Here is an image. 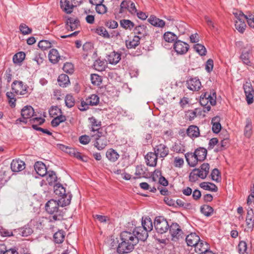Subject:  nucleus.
Returning <instances> with one entry per match:
<instances>
[{
	"label": "nucleus",
	"instance_id": "1",
	"mask_svg": "<svg viewBox=\"0 0 254 254\" xmlns=\"http://www.w3.org/2000/svg\"><path fill=\"white\" fill-rule=\"evenodd\" d=\"M121 242L119 243L117 251L119 254H127L131 252L137 244V239L133 237L130 232L124 231L121 234Z\"/></svg>",
	"mask_w": 254,
	"mask_h": 254
},
{
	"label": "nucleus",
	"instance_id": "2",
	"mask_svg": "<svg viewBox=\"0 0 254 254\" xmlns=\"http://www.w3.org/2000/svg\"><path fill=\"white\" fill-rule=\"evenodd\" d=\"M60 204L58 201L54 199L49 200L45 205L47 212L50 214L54 215L52 216L54 220H60L61 218V213L59 212Z\"/></svg>",
	"mask_w": 254,
	"mask_h": 254
},
{
	"label": "nucleus",
	"instance_id": "3",
	"mask_svg": "<svg viewBox=\"0 0 254 254\" xmlns=\"http://www.w3.org/2000/svg\"><path fill=\"white\" fill-rule=\"evenodd\" d=\"M233 14L236 18L235 28L241 33H243L246 27L245 22V14L241 11H236L233 12Z\"/></svg>",
	"mask_w": 254,
	"mask_h": 254
},
{
	"label": "nucleus",
	"instance_id": "4",
	"mask_svg": "<svg viewBox=\"0 0 254 254\" xmlns=\"http://www.w3.org/2000/svg\"><path fill=\"white\" fill-rule=\"evenodd\" d=\"M154 224L157 232L160 234L166 233L170 227L168 221L162 216L156 217Z\"/></svg>",
	"mask_w": 254,
	"mask_h": 254
},
{
	"label": "nucleus",
	"instance_id": "5",
	"mask_svg": "<svg viewBox=\"0 0 254 254\" xmlns=\"http://www.w3.org/2000/svg\"><path fill=\"white\" fill-rule=\"evenodd\" d=\"M106 133V132L103 133L101 131H98V133L92 135V137H94L96 140L95 146L98 150H102L108 144V140L105 135Z\"/></svg>",
	"mask_w": 254,
	"mask_h": 254
},
{
	"label": "nucleus",
	"instance_id": "6",
	"mask_svg": "<svg viewBox=\"0 0 254 254\" xmlns=\"http://www.w3.org/2000/svg\"><path fill=\"white\" fill-rule=\"evenodd\" d=\"M12 91L17 95H23L27 93V86L21 81L15 80L11 84Z\"/></svg>",
	"mask_w": 254,
	"mask_h": 254
},
{
	"label": "nucleus",
	"instance_id": "7",
	"mask_svg": "<svg viewBox=\"0 0 254 254\" xmlns=\"http://www.w3.org/2000/svg\"><path fill=\"white\" fill-rule=\"evenodd\" d=\"M130 234L133 237L137 239V244L139 241H145L148 236V232L143 227L140 226L135 227Z\"/></svg>",
	"mask_w": 254,
	"mask_h": 254
},
{
	"label": "nucleus",
	"instance_id": "8",
	"mask_svg": "<svg viewBox=\"0 0 254 254\" xmlns=\"http://www.w3.org/2000/svg\"><path fill=\"white\" fill-rule=\"evenodd\" d=\"M120 13L124 12L127 10L131 14H134L137 12L135 4L130 0H124L120 5Z\"/></svg>",
	"mask_w": 254,
	"mask_h": 254
},
{
	"label": "nucleus",
	"instance_id": "9",
	"mask_svg": "<svg viewBox=\"0 0 254 254\" xmlns=\"http://www.w3.org/2000/svg\"><path fill=\"white\" fill-rule=\"evenodd\" d=\"M244 90L246 97V100L248 104H251L254 102V90L250 82H246L243 86Z\"/></svg>",
	"mask_w": 254,
	"mask_h": 254
},
{
	"label": "nucleus",
	"instance_id": "10",
	"mask_svg": "<svg viewBox=\"0 0 254 254\" xmlns=\"http://www.w3.org/2000/svg\"><path fill=\"white\" fill-rule=\"evenodd\" d=\"M174 49L178 54L184 55L189 49V45L181 40L176 41L174 44Z\"/></svg>",
	"mask_w": 254,
	"mask_h": 254
},
{
	"label": "nucleus",
	"instance_id": "11",
	"mask_svg": "<svg viewBox=\"0 0 254 254\" xmlns=\"http://www.w3.org/2000/svg\"><path fill=\"white\" fill-rule=\"evenodd\" d=\"M21 115L23 119L19 118L16 122L26 123V120L32 117L34 115V109L31 106H26L23 108L21 111Z\"/></svg>",
	"mask_w": 254,
	"mask_h": 254
},
{
	"label": "nucleus",
	"instance_id": "12",
	"mask_svg": "<svg viewBox=\"0 0 254 254\" xmlns=\"http://www.w3.org/2000/svg\"><path fill=\"white\" fill-rule=\"evenodd\" d=\"M169 228L173 240L176 241L181 237L183 232L177 223H172Z\"/></svg>",
	"mask_w": 254,
	"mask_h": 254
},
{
	"label": "nucleus",
	"instance_id": "13",
	"mask_svg": "<svg viewBox=\"0 0 254 254\" xmlns=\"http://www.w3.org/2000/svg\"><path fill=\"white\" fill-rule=\"evenodd\" d=\"M188 88L192 91H198L201 87V84L196 77L190 78L187 81Z\"/></svg>",
	"mask_w": 254,
	"mask_h": 254
},
{
	"label": "nucleus",
	"instance_id": "14",
	"mask_svg": "<svg viewBox=\"0 0 254 254\" xmlns=\"http://www.w3.org/2000/svg\"><path fill=\"white\" fill-rule=\"evenodd\" d=\"M140 37L139 36H133L126 40V45L128 49H135L140 43Z\"/></svg>",
	"mask_w": 254,
	"mask_h": 254
},
{
	"label": "nucleus",
	"instance_id": "15",
	"mask_svg": "<svg viewBox=\"0 0 254 254\" xmlns=\"http://www.w3.org/2000/svg\"><path fill=\"white\" fill-rule=\"evenodd\" d=\"M158 155L154 152H149L145 156L146 164L151 167L156 166Z\"/></svg>",
	"mask_w": 254,
	"mask_h": 254
},
{
	"label": "nucleus",
	"instance_id": "16",
	"mask_svg": "<svg viewBox=\"0 0 254 254\" xmlns=\"http://www.w3.org/2000/svg\"><path fill=\"white\" fill-rule=\"evenodd\" d=\"M10 168L13 172L21 171L25 168V163L19 159L13 160L10 164Z\"/></svg>",
	"mask_w": 254,
	"mask_h": 254
},
{
	"label": "nucleus",
	"instance_id": "17",
	"mask_svg": "<svg viewBox=\"0 0 254 254\" xmlns=\"http://www.w3.org/2000/svg\"><path fill=\"white\" fill-rule=\"evenodd\" d=\"M154 151L160 157L164 158L169 153L168 148L163 144L157 145L154 148Z\"/></svg>",
	"mask_w": 254,
	"mask_h": 254
},
{
	"label": "nucleus",
	"instance_id": "18",
	"mask_svg": "<svg viewBox=\"0 0 254 254\" xmlns=\"http://www.w3.org/2000/svg\"><path fill=\"white\" fill-rule=\"evenodd\" d=\"M80 26L79 20L75 18H68L66 21V29L68 30L73 31L78 29Z\"/></svg>",
	"mask_w": 254,
	"mask_h": 254
},
{
	"label": "nucleus",
	"instance_id": "19",
	"mask_svg": "<svg viewBox=\"0 0 254 254\" xmlns=\"http://www.w3.org/2000/svg\"><path fill=\"white\" fill-rule=\"evenodd\" d=\"M199 240V237L194 233L190 234L186 238L187 245L190 247H194Z\"/></svg>",
	"mask_w": 254,
	"mask_h": 254
},
{
	"label": "nucleus",
	"instance_id": "20",
	"mask_svg": "<svg viewBox=\"0 0 254 254\" xmlns=\"http://www.w3.org/2000/svg\"><path fill=\"white\" fill-rule=\"evenodd\" d=\"M121 54L119 53L112 52L108 55L107 60L111 64H117L121 59Z\"/></svg>",
	"mask_w": 254,
	"mask_h": 254
},
{
	"label": "nucleus",
	"instance_id": "21",
	"mask_svg": "<svg viewBox=\"0 0 254 254\" xmlns=\"http://www.w3.org/2000/svg\"><path fill=\"white\" fill-rule=\"evenodd\" d=\"M246 225L249 229H252L254 226V213L253 210L250 208L248 210L246 216Z\"/></svg>",
	"mask_w": 254,
	"mask_h": 254
},
{
	"label": "nucleus",
	"instance_id": "22",
	"mask_svg": "<svg viewBox=\"0 0 254 254\" xmlns=\"http://www.w3.org/2000/svg\"><path fill=\"white\" fill-rule=\"evenodd\" d=\"M48 57L49 61L54 64L58 63L62 58L58 50L55 49H52L50 51Z\"/></svg>",
	"mask_w": 254,
	"mask_h": 254
},
{
	"label": "nucleus",
	"instance_id": "23",
	"mask_svg": "<svg viewBox=\"0 0 254 254\" xmlns=\"http://www.w3.org/2000/svg\"><path fill=\"white\" fill-rule=\"evenodd\" d=\"M194 247L195 252L198 254H202L204 252H206L207 249H209L207 243L200 240Z\"/></svg>",
	"mask_w": 254,
	"mask_h": 254
},
{
	"label": "nucleus",
	"instance_id": "24",
	"mask_svg": "<svg viewBox=\"0 0 254 254\" xmlns=\"http://www.w3.org/2000/svg\"><path fill=\"white\" fill-rule=\"evenodd\" d=\"M34 168L37 173L41 176L43 177L47 174L46 166L42 162H37L35 163Z\"/></svg>",
	"mask_w": 254,
	"mask_h": 254
},
{
	"label": "nucleus",
	"instance_id": "25",
	"mask_svg": "<svg viewBox=\"0 0 254 254\" xmlns=\"http://www.w3.org/2000/svg\"><path fill=\"white\" fill-rule=\"evenodd\" d=\"M148 21L153 26L163 28L165 25V22L164 20L157 18L154 15H151L148 19Z\"/></svg>",
	"mask_w": 254,
	"mask_h": 254
},
{
	"label": "nucleus",
	"instance_id": "26",
	"mask_svg": "<svg viewBox=\"0 0 254 254\" xmlns=\"http://www.w3.org/2000/svg\"><path fill=\"white\" fill-rule=\"evenodd\" d=\"M61 8L66 13H70L73 11V5H71V2L69 0H61Z\"/></svg>",
	"mask_w": 254,
	"mask_h": 254
},
{
	"label": "nucleus",
	"instance_id": "27",
	"mask_svg": "<svg viewBox=\"0 0 254 254\" xmlns=\"http://www.w3.org/2000/svg\"><path fill=\"white\" fill-rule=\"evenodd\" d=\"M106 157L112 162H116L120 157V155L114 149L111 148L108 149L106 153Z\"/></svg>",
	"mask_w": 254,
	"mask_h": 254
},
{
	"label": "nucleus",
	"instance_id": "28",
	"mask_svg": "<svg viewBox=\"0 0 254 254\" xmlns=\"http://www.w3.org/2000/svg\"><path fill=\"white\" fill-rule=\"evenodd\" d=\"M187 133L191 138H196L199 135V130L196 126H190L187 130Z\"/></svg>",
	"mask_w": 254,
	"mask_h": 254
},
{
	"label": "nucleus",
	"instance_id": "29",
	"mask_svg": "<svg viewBox=\"0 0 254 254\" xmlns=\"http://www.w3.org/2000/svg\"><path fill=\"white\" fill-rule=\"evenodd\" d=\"M197 169L199 170L200 178L204 179L209 173V165L208 163H203L200 168Z\"/></svg>",
	"mask_w": 254,
	"mask_h": 254
},
{
	"label": "nucleus",
	"instance_id": "30",
	"mask_svg": "<svg viewBox=\"0 0 254 254\" xmlns=\"http://www.w3.org/2000/svg\"><path fill=\"white\" fill-rule=\"evenodd\" d=\"M60 197L61 198L58 201L60 206L64 207L70 204L72 197L70 193L68 192L66 194Z\"/></svg>",
	"mask_w": 254,
	"mask_h": 254
},
{
	"label": "nucleus",
	"instance_id": "31",
	"mask_svg": "<svg viewBox=\"0 0 254 254\" xmlns=\"http://www.w3.org/2000/svg\"><path fill=\"white\" fill-rule=\"evenodd\" d=\"M212 125V129L214 133H218L221 129V125L220 124V118L219 117H215L211 120Z\"/></svg>",
	"mask_w": 254,
	"mask_h": 254
},
{
	"label": "nucleus",
	"instance_id": "32",
	"mask_svg": "<svg viewBox=\"0 0 254 254\" xmlns=\"http://www.w3.org/2000/svg\"><path fill=\"white\" fill-rule=\"evenodd\" d=\"M186 160L190 167H194L199 161L198 159L193 153L187 154L185 155Z\"/></svg>",
	"mask_w": 254,
	"mask_h": 254
},
{
	"label": "nucleus",
	"instance_id": "33",
	"mask_svg": "<svg viewBox=\"0 0 254 254\" xmlns=\"http://www.w3.org/2000/svg\"><path fill=\"white\" fill-rule=\"evenodd\" d=\"M147 232L151 231L153 229L152 220L149 217H145L142 219V226Z\"/></svg>",
	"mask_w": 254,
	"mask_h": 254
},
{
	"label": "nucleus",
	"instance_id": "34",
	"mask_svg": "<svg viewBox=\"0 0 254 254\" xmlns=\"http://www.w3.org/2000/svg\"><path fill=\"white\" fill-rule=\"evenodd\" d=\"M194 154L197 157L199 161H202L204 160L207 155V150L204 148H199L196 149Z\"/></svg>",
	"mask_w": 254,
	"mask_h": 254
},
{
	"label": "nucleus",
	"instance_id": "35",
	"mask_svg": "<svg viewBox=\"0 0 254 254\" xmlns=\"http://www.w3.org/2000/svg\"><path fill=\"white\" fill-rule=\"evenodd\" d=\"M200 187L205 190L213 192H216L218 190V188L215 184L209 182H202L200 183Z\"/></svg>",
	"mask_w": 254,
	"mask_h": 254
},
{
	"label": "nucleus",
	"instance_id": "36",
	"mask_svg": "<svg viewBox=\"0 0 254 254\" xmlns=\"http://www.w3.org/2000/svg\"><path fill=\"white\" fill-rule=\"evenodd\" d=\"M92 125L91 131L96 132L98 133V131H101L102 129L100 128L101 126V122H98L97 120L94 117H91L89 119Z\"/></svg>",
	"mask_w": 254,
	"mask_h": 254
},
{
	"label": "nucleus",
	"instance_id": "37",
	"mask_svg": "<svg viewBox=\"0 0 254 254\" xmlns=\"http://www.w3.org/2000/svg\"><path fill=\"white\" fill-rule=\"evenodd\" d=\"M58 81L59 85L63 87H66L70 82L68 76L65 74H62L59 75Z\"/></svg>",
	"mask_w": 254,
	"mask_h": 254
},
{
	"label": "nucleus",
	"instance_id": "38",
	"mask_svg": "<svg viewBox=\"0 0 254 254\" xmlns=\"http://www.w3.org/2000/svg\"><path fill=\"white\" fill-rule=\"evenodd\" d=\"M54 192L60 197L67 194L65 188L60 184H57L54 186Z\"/></svg>",
	"mask_w": 254,
	"mask_h": 254
},
{
	"label": "nucleus",
	"instance_id": "39",
	"mask_svg": "<svg viewBox=\"0 0 254 254\" xmlns=\"http://www.w3.org/2000/svg\"><path fill=\"white\" fill-rule=\"evenodd\" d=\"M64 232L62 230H59L56 232L54 235V240L55 243L57 244H61L64 239Z\"/></svg>",
	"mask_w": 254,
	"mask_h": 254
},
{
	"label": "nucleus",
	"instance_id": "40",
	"mask_svg": "<svg viewBox=\"0 0 254 254\" xmlns=\"http://www.w3.org/2000/svg\"><path fill=\"white\" fill-rule=\"evenodd\" d=\"M54 118V119L51 121V125L53 127H58L60 123L66 121V117L62 115H60Z\"/></svg>",
	"mask_w": 254,
	"mask_h": 254
},
{
	"label": "nucleus",
	"instance_id": "41",
	"mask_svg": "<svg viewBox=\"0 0 254 254\" xmlns=\"http://www.w3.org/2000/svg\"><path fill=\"white\" fill-rule=\"evenodd\" d=\"M201 212L207 217L211 216L213 212V209L208 205H203L200 207Z\"/></svg>",
	"mask_w": 254,
	"mask_h": 254
},
{
	"label": "nucleus",
	"instance_id": "42",
	"mask_svg": "<svg viewBox=\"0 0 254 254\" xmlns=\"http://www.w3.org/2000/svg\"><path fill=\"white\" fill-rule=\"evenodd\" d=\"M94 68L98 71H103L106 67L105 62L99 59L96 60L93 64Z\"/></svg>",
	"mask_w": 254,
	"mask_h": 254
},
{
	"label": "nucleus",
	"instance_id": "43",
	"mask_svg": "<svg viewBox=\"0 0 254 254\" xmlns=\"http://www.w3.org/2000/svg\"><path fill=\"white\" fill-rule=\"evenodd\" d=\"M121 26L125 29H132L134 26V23L128 19H122L120 20Z\"/></svg>",
	"mask_w": 254,
	"mask_h": 254
},
{
	"label": "nucleus",
	"instance_id": "44",
	"mask_svg": "<svg viewBox=\"0 0 254 254\" xmlns=\"http://www.w3.org/2000/svg\"><path fill=\"white\" fill-rule=\"evenodd\" d=\"M46 179L49 185H53L57 181V177L56 173L53 171L49 172Z\"/></svg>",
	"mask_w": 254,
	"mask_h": 254
},
{
	"label": "nucleus",
	"instance_id": "45",
	"mask_svg": "<svg viewBox=\"0 0 254 254\" xmlns=\"http://www.w3.org/2000/svg\"><path fill=\"white\" fill-rule=\"evenodd\" d=\"M91 83L94 85L99 86L102 83V77L97 74H91L90 75Z\"/></svg>",
	"mask_w": 254,
	"mask_h": 254
},
{
	"label": "nucleus",
	"instance_id": "46",
	"mask_svg": "<svg viewBox=\"0 0 254 254\" xmlns=\"http://www.w3.org/2000/svg\"><path fill=\"white\" fill-rule=\"evenodd\" d=\"M252 124L249 119H247L245 127L244 134L247 137H250L252 134Z\"/></svg>",
	"mask_w": 254,
	"mask_h": 254
},
{
	"label": "nucleus",
	"instance_id": "47",
	"mask_svg": "<svg viewBox=\"0 0 254 254\" xmlns=\"http://www.w3.org/2000/svg\"><path fill=\"white\" fill-rule=\"evenodd\" d=\"M25 54L24 52H19L14 55L13 62L15 64H20L25 59Z\"/></svg>",
	"mask_w": 254,
	"mask_h": 254
},
{
	"label": "nucleus",
	"instance_id": "48",
	"mask_svg": "<svg viewBox=\"0 0 254 254\" xmlns=\"http://www.w3.org/2000/svg\"><path fill=\"white\" fill-rule=\"evenodd\" d=\"M86 99L90 106H95L99 103V97L95 94H92Z\"/></svg>",
	"mask_w": 254,
	"mask_h": 254
},
{
	"label": "nucleus",
	"instance_id": "49",
	"mask_svg": "<svg viewBox=\"0 0 254 254\" xmlns=\"http://www.w3.org/2000/svg\"><path fill=\"white\" fill-rule=\"evenodd\" d=\"M96 33L104 38H110V36L108 31L104 27H99L96 29Z\"/></svg>",
	"mask_w": 254,
	"mask_h": 254
},
{
	"label": "nucleus",
	"instance_id": "50",
	"mask_svg": "<svg viewBox=\"0 0 254 254\" xmlns=\"http://www.w3.org/2000/svg\"><path fill=\"white\" fill-rule=\"evenodd\" d=\"M172 150L178 153H183L185 151V147L181 142L176 143L172 147Z\"/></svg>",
	"mask_w": 254,
	"mask_h": 254
},
{
	"label": "nucleus",
	"instance_id": "51",
	"mask_svg": "<svg viewBox=\"0 0 254 254\" xmlns=\"http://www.w3.org/2000/svg\"><path fill=\"white\" fill-rule=\"evenodd\" d=\"M163 38L165 41L172 42L177 40V36L172 32H167L164 34Z\"/></svg>",
	"mask_w": 254,
	"mask_h": 254
},
{
	"label": "nucleus",
	"instance_id": "52",
	"mask_svg": "<svg viewBox=\"0 0 254 254\" xmlns=\"http://www.w3.org/2000/svg\"><path fill=\"white\" fill-rule=\"evenodd\" d=\"M49 113L50 116L53 118L62 115L61 110L58 106H52L49 109Z\"/></svg>",
	"mask_w": 254,
	"mask_h": 254
},
{
	"label": "nucleus",
	"instance_id": "53",
	"mask_svg": "<svg viewBox=\"0 0 254 254\" xmlns=\"http://www.w3.org/2000/svg\"><path fill=\"white\" fill-rule=\"evenodd\" d=\"M64 101L65 105L68 108H71L75 104L74 98L70 94H68L65 96Z\"/></svg>",
	"mask_w": 254,
	"mask_h": 254
},
{
	"label": "nucleus",
	"instance_id": "54",
	"mask_svg": "<svg viewBox=\"0 0 254 254\" xmlns=\"http://www.w3.org/2000/svg\"><path fill=\"white\" fill-rule=\"evenodd\" d=\"M194 49L200 56H204L206 55V50L203 45L200 44H195L194 46Z\"/></svg>",
	"mask_w": 254,
	"mask_h": 254
},
{
	"label": "nucleus",
	"instance_id": "55",
	"mask_svg": "<svg viewBox=\"0 0 254 254\" xmlns=\"http://www.w3.org/2000/svg\"><path fill=\"white\" fill-rule=\"evenodd\" d=\"M199 178H200L199 170L196 169H193L189 176L190 181L191 182H195Z\"/></svg>",
	"mask_w": 254,
	"mask_h": 254
},
{
	"label": "nucleus",
	"instance_id": "56",
	"mask_svg": "<svg viewBox=\"0 0 254 254\" xmlns=\"http://www.w3.org/2000/svg\"><path fill=\"white\" fill-rule=\"evenodd\" d=\"M205 96H206V94H205ZM205 99H206L207 102H210L211 105L214 106L216 104V93L213 91L211 92L207 97H205Z\"/></svg>",
	"mask_w": 254,
	"mask_h": 254
},
{
	"label": "nucleus",
	"instance_id": "57",
	"mask_svg": "<svg viewBox=\"0 0 254 254\" xmlns=\"http://www.w3.org/2000/svg\"><path fill=\"white\" fill-rule=\"evenodd\" d=\"M78 108L81 111H84L87 110L89 108V104H88V102L86 98L85 100L82 99L81 100V102L80 104L77 105Z\"/></svg>",
	"mask_w": 254,
	"mask_h": 254
},
{
	"label": "nucleus",
	"instance_id": "58",
	"mask_svg": "<svg viewBox=\"0 0 254 254\" xmlns=\"http://www.w3.org/2000/svg\"><path fill=\"white\" fill-rule=\"evenodd\" d=\"M250 52H243L241 55V59L244 64L250 65L251 62L250 60Z\"/></svg>",
	"mask_w": 254,
	"mask_h": 254
},
{
	"label": "nucleus",
	"instance_id": "59",
	"mask_svg": "<svg viewBox=\"0 0 254 254\" xmlns=\"http://www.w3.org/2000/svg\"><path fill=\"white\" fill-rule=\"evenodd\" d=\"M135 34L144 35L146 33V27L144 25L136 26L134 30Z\"/></svg>",
	"mask_w": 254,
	"mask_h": 254
},
{
	"label": "nucleus",
	"instance_id": "60",
	"mask_svg": "<svg viewBox=\"0 0 254 254\" xmlns=\"http://www.w3.org/2000/svg\"><path fill=\"white\" fill-rule=\"evenodd\" d=\"M38 47L42 50L51 48V43L47 40H41L38 43Z\"/></svg>",
	"mask_w": 254,
	"mask_h": 254
},
{
	"label": "nucleus",
	"instance_id": "61",
	"mask_svg": "<svg viewBox=\"0 0 254 254\" xmlns=\"http://www.w3.org/2000/svg\"><path fill=\"white\" fill-rule=\"evenodd\" d=\"M63 70L65 72L72 73L74 71L73 65L71 63H66L64 65Z\"/></svg>",
	"mask_w": 254,
	"mask_h": 254
},
{
	"label": "nucleus",
	"instance_id": "62",
	"mask_svg": "<svg viewBox=\"0 0 254 254\" xmlns=\"http://www.w3.org/2000/svg\"><path fill=\"white\" fill-rule=\"evenodd\" d=\"M211 178L213 181L219 182L220 180V176L219 170L217 169H214L211 173Z\"/></svg>",
	"mask_w": 254,
	"mask_h": 254
},
{
	"label": "nucleus",
	"instance_id": "63",
	"mask_svg": "<svg viewBox=\"0 0 254 254\" xmlns=\"http://www.w3.org/2000/svg\"><path fill=\"white\" fill-rule=\"evenodd\" d=\"M96 6V11L99 14H104L107 11V8L105 6V5L103 4V3L101 4H98L95 5Z\"/></svg>",
	"mask_w": 254,
	"mask_h": 254
},
{
	"label": "nucleus",
	"instance_id": "64",
	"mask_svg": "<svg viewBox=\"0 0 254 254\" xmlns=\"http://www.w3.org/2000/svg\"><path fill=\"white\" fill-rule=\"evenodd\" d=\"M245 18L247 21L248 25L253 28H254V15L249 13L245 14Z\"/></svg>",
	"mask_w": 254,
	"mask_h": 254
}]
</instances>
